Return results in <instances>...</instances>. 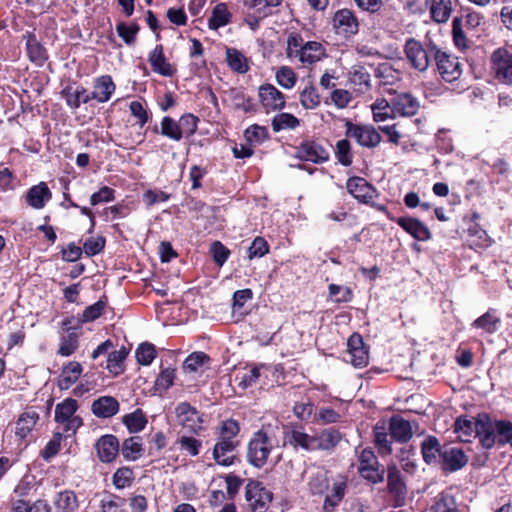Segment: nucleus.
<instances>
[{
    "label": "nucleus",
    "mask_w": 512,
    "mask_h": 512,
    "mask_svg": "<svg viewBox=\"0 0 512 512\" xmlns=\"http://www.w3.org/2000/svg\"><path fill=\"white\" fill-rule=\"evenodd\" d=\"M324 46L316 41L304 42L299 34H290L287 39L286 55L291 60H298L304 66L312 65L325 56Z\"/></svg>",
    "instance_id": "obj_1"
},
{
    "label": "nucleus",
    "mask_w": 512,
    "mask_h": 512,
    "mask_svg": "<svg viewBox=\"0 0 512 512\" xmlns=\"http://www.w3.org/2000/svg\"><path fill=\"white\" fill-rule=\"evenodd\" d=\"M438 50L439 49L435 44L429 43L424 45L414 38L406 40L404 46V52L408 63L413 69L419 72H425L428 69L431 57L433 56L435 58V53Z\"/></svg>",
    "instance_id": "obj_2"
},
{
    "label": "nucleus",
    "mask_w": 512,
    "mask_h": 512,
    "mask_svg": "<svg viewBox=\"0 0 512 512\" xmlns=\"http://www.w3.org/2000/svg\"><path fill=\"white\" fill-rule=\"evenodd\" d=\"M273 449L271 438L263 430H258L249 440L246 458L250 465L262 468L268 461Z\"/></svg>",
    "instance_id": "obj_3"
},
{
    "label": "nucleus",
    "mask_w": 512,
    "mask_h": 512,
    "mask_svg": "<svg viewBox=\"0 0 512 512\" xmlns=\"http://www.w3.org/2000/svg\"><path fill=\"white\" fill-rule=\"evenodd\" d=\"M358 473L370 484L382 483L385 479L386 469L370 447L364 448L358 456Z\"/></svg>",
    "instance_id": "obj_4"
},
{
    "label": "nucleus",
    "mask_w": 512,
    "mask_h": 512,
    "mask_svg": "<svg viewBox=\"0 0 512 512\" xmlns=\"http://www.w3.org/2000/svg\"><path fill=\"white\" fill-rule=\"evenodd\" d=\"M175 417L185 434L200 435L204 430V414L188 402H181L175 407Z\"/></svg>",
    "instance_id": "obj_5"
},
{
    "label": "nucleus",
    "mask_w": 512,
    "mask_h": 512,
    "mask_svg": "<svg viewBox=\"0 0 512 512\" xmlns=\"http://www.w3.org/2000/svg\"><path fill=\"white\" fill-rule=\"evenodd\" d=\"M387 492L391 497L394 508L402 507L406 504L408 488L401 470L395 465L387 466Z\"/></svg>",
    "instance_id": "obj_6"
},
{
    "label": "nucleus",
    "mask_w": 512,
    "mask_h": 512,
    "mask_svg": "<svg viewBox=\"0 0 512 512\" xmlns=\"http://www.w3.org/2000/svg\"><path fill=\"white\" fill-rule=\"evenodd\" d=\"M245 499L251 512H265L273 499V493L262 482L249 479L245 487Z\"/></svg>",
    "instance_id": "obj_7"
},
{
    "label": "nucleus",
    "mask_w": 512,
    "mask_h": 512,
    "mask_svg": "<svg viewBox=\"0 0 512 512\" xmlns=\"http://www.w3.org/2000/svg\"><path fill=\"white\" fill-rule=\"evenodd\" d=\"M437 71L445 82H454L462 75V67L459 59L440 49L435 53Z\"/></svg>",
    "instance_id": "obj_8"
},
{
    "label": "nucleus",
    "mask_w": 512,
    "mask_h": 512,
    "mask_svg": "<svg viewBox=\"0 0 512 512\" xmlns=\"http://www.w3.org/2000/svg\"><path fill=\"white\" fill-rule=\"evenodd\" d=\"M346 135L367 148H374L381 142V135L371 125H359L351 122L346 123Z\"/></svg>",
    "instance_id": "obj_9"
},
{
    "label": "nucleus",
    "mask_w": 512,
    "mask_h": 512,
    "mask_svg": "<svg viewBox=\"0 0 512 512\" xmlns=\"http://www.w3.org/2000/svg\"><path fill=\"white\" fill-rule=\"evenodd\" d=\"M469 462V457L462 448L444 444L440 465L443 473H453L463 469Z\"/></svg>",
    "instance_id": "obj_10"
},
{
    "label": "nucleus",
    "mask_w": 512,
    "mask_h": 512,
    "mask_svg": "<svg viewBox=\"0 0 512 512\" xmlns=\"http://www.w3.org/2000/svg\"><path fill=\"white\" fill-rule=\"evenodd\" d=\"M492 69L499 82L512 85V54L499 48L491 57Z\"/></svg>",
    "instance_id": "obj_11"
},
{
    "label": "nucleus",
    "mask_w": 512,
    "mask_h": 512,
    "mask_svg": "<svg viewBox=\"0 0 512 512\" xmlns=\"http://www.w3.org/2000/svg\"><path fill=\"white\" fill-rule=\"evenodd\" d=\"M474 428H476L474 437L479 439L484 449L490 450L497 444L495 422L491 421L487 413L478 414Z\"/></svg>",
    "instance_id": "obj_12"
},
{
    "label": "nucleus",
    "mask_w": 512,
    "mask_h": 512,
    "mask_svg": "<svg viewBox=\"0 0 512 512\" xmlns=\"http://www.w3.org/2000/svg\"><path fill=\"white\" fill-rule=\"evenodd\" d=\"M240 445L239 440L218 438L213 448V459L220 466H231L238 459L236 450Z\"/></svg>",
    "instance_id": "obj_13"
},
{
    "label": "nucleus",
    "mask_w": 512,
    "mask_h": 512,
    "mask_svg": "<svg viewBox=\"0 0 512 512\" xmlns=\"http://www.w3.org/2000/svg\"><path fill=\"white\" fill-rule=\"evenodd\" d=\"M347 347V353L345 355L346 362L351 363L354 367H363L368 364V350L360 334H352L348 339Z\"/></svg>",
    "instance_id": "obj_14"
},
{
    "label": "nucleus",
    "mask_w": 512,
    "mask_h": 512,
    "mask_svg": "<svg viewBox=\"0 0 512 512\" xmlns=\"http://www.w3.org/2000/svg\"><path fill=\"white\" fill-rule=\"evenodd\" d=\"M258 97L265 112H274L285 107V96L272 84L261 85L258 89Z\"/></svg>",
    "instance_id": "obj_15"
},
{
    "label": "nucleus",
    "mask_w": 512,
    "mask_h": 512,
    "mask_svg": "<svg viewBox=\"0 0 512 512\" xmlns=\"http://www.w3.org/2000/svg\"><path fill=\"white\" fill-rule=\"evenodd\" d=\"M297 158L316 164L324 163L329 159L328 150L315 140H305L296 149Z\"/></svg>",
    "instance_id": "obj_16"
},
{
    "label": "nucleus",
    "mask_w": 512,
    "mask_h": 512,
    "mask_svg": "<svg viewBox=\"0 0 512 512\" xmlns=\"http://www.w3.org/2000/svg\"><path fill=\"white\" fill-rule=\"evenodd\" d=\"M116 85L110 75H102L93 80V90L88 93L89 102H108L115 93Z\"/></svg>",
    "instance_id": "obj_17"
},
{
    "label": "nucleus",
    "mask_w": 512,
    "mask_h": 512,
    "mask_svg": "<svg viewBox=\"0 0 512 512\" xmlns=\"http://www.w3.org/2000/svg\"><path fill=\"white\" fill-rule=\"evenodd\" d=\"M333 26L336 33L344 37L355 35L359 29V23L351 10H338L333 17Z\"/></svg>",
    "instance_id": "obj_18"
},
{
    "label": "nucleus",
    "mask_w": 512,
    "mask_h": 512,
    "mask_svg": "<svg viewBox=\"0 0 512 512\" xmlns=\"http://www.w3.org/2000/svg\"><path fill=\"white\" fill-rule=\"evenodd\" d=\"M95 449L101 462L111 463L120 451L119 440L113 434H105L97 440Z\"/></svg>",
    "instance_id": "obj_19"
},
{
    "label": "nucleus",
    "mask_w": 512,
    "mask_h": 512,
    "mask_svg": "<svg viewBox=\"0 0 512 512\" xmlns=\"http://www.w3.org/2000/svg\"><path fill=\"white\" fill-rule=\"evenodd\" d=\"M346 187L355 199L365 204H370L376 195L375 188L362 177L349 178Z\"/></svg>",
    "instance_id": "obj_20"
},
{
    "label": "nucleus",
    "mask_w": 512,
    "mask_h": 512,
    "mask_svg": "<svg viewBox=\"0 0 512 512\" xmlns=\"http://www.w3.org/2000/svg\"><path fill=\"white\" fill-rule=\"evenodd\" d=\"M388 429L391 439L398 443H407L413 437L411 423L400 415H393L389 419Z\"/></svg>",
    "instance_id": "obj_21"
},
{
    "label": "nucleus",
    "mask_w": 512,
    "mask_h": 512,
    "mask_svg": "<svg viewBox=\"0 0 512 512\" xmlns=\"http://www.w3.org/2000/svg\"><path fill=\"white\" fill-rule=\"evenodd\" d=\"M52 199V192L46 182H39L28 189L26 203L33 209L40 210Z\"/></svg>",
    "instance_id": "obj_22"
},
{
    "label": "nucleus",
    "mask_w": 512,
    "mask_h": 512,
    "mask_svg": "<svg viewBox=\"0 0 512 512\" xmlns=\"http://www.w3.org/2000/svg\"><path fill=\"white\" fill-rule=\"evenodd\" d=\"M419 108V100L410 93H401L394 96L392 99V109H394V114L411 117L417 114Z\"/></svg>",
    "instance_id": "obj_23"
},
{
    "label": "nucleus",
    "mask_w": 512,
    "mask_h": 512,
    "mask_svg": "<svg viewBox=\"0 0 512 512\" xmlns=\"http://www.w3.org/2000/svg\"><path fill=\"white\" fill-rule=\"evenodd\" d=\"M396 223L417 241H428L431 238L429 228L420 220L413 217H399Z\"/></svg>",
    "instance_id": "obj_24"
},
{
    "label": "nucleus",
    "mask_w": 512,
    "mask_h": 512,
    "mask_svg": "<svg viewBox=\"0 0 512 512\" xmlns=\"http://www.w3.org/2000/svg\"><path fill=\"white\" fill-rule=\"evenodd\" d=\"M421 455L423 461L427 465H435L441 459V453L444 450V445L440 444L436 436L428 435L420 445Z\"/></svg>",
    "instance_id": "obj_25"
},
{
    "label": "nucleus",
    "mask_w": 512,
    "mask_h": 512,
    "mask_svg": "<svg viewBox=\"0 0 512 512\" xmlns=\"http://www.w3.org/2000/svg\"><path fill=\"white\" fill-rule=\"evenodd\" d=\"M60 96L64 99L66 105L76 110L80 107L81 103H88V92L83 86H75L72 84L66 85L60 92Z\"/></svg>",
    "instance_id": "obj_26"
},
{
    "label": "nucleus",
    "mask_w": 512,
    "mask_h": 512,
    "mask_svg": "<svg viewBox=\"0 0 512 512\" xmlns=\"http://www.w3.org/2000/svg\"><path fill=\"white\" fill-rule=\"evenodd\" d=\"M149 63L151 65L152 70L162 76L170 77L174 74L175 70L172 65L167 62L162 45H157L150 53H149Z\"/></svg>",
    "instance_id": "obj_27"
},
{
    "label": "nucleus",
    "mask_w": 512,
    "mask_h": 512,
    "mask_svg": "<svg viewBox=\"0 0 512 512\" xmlns=\"http://www.w3.org/2000/svg\"><path fill=\"white\" fill-rule=\"evenodd\" d=\"M211 365L210 357L202 352L191 353L183 362L182 369L187 374L203 373Z\"/></svg>",
    "instance_id": "obj_28"
},
{
    "label": "nucleus",
    "mask_w": 512,
    "mask_h": 512,
    "mask_svg": "<svg viewBox=\"0 0 512 512\" xmlns=\"http://www.w3.org/2000/svg\"><path fill=\"white\" fill-rule=\"evenodd\" d=\"M91 410L98 418H110L118 413L119 403L114 397L102 396L93 401Z\"/></svg>",
    "instance_id": "obj_29"
},
{
    "label": "nucleus",
    "mask_w": 512,
    "mask_h": 512,
    "mask_svg": "<svg viewBox=\"0 0 512 512\" xmlns=\"http://www.w3.org/2000/svg\"><path fill=\"white\" fill-rule=\"evenodd\" d=\"M347 492L346 480L333 483L330 492L326 495L323 503L324 512H334L336 507L342 502Z\"/></svg>",
    "instance_id": "obj_30"
},
{
    "label": "nucleus",
    "mask_w": 512,
    "mask_h": 512,
    "mask_svg": "<svg viewBox=\"0 0 512 512\" xmlns=\"http://www.w3.org/2000/svg\"><path fill=\"white\" fill-rule=\"evenodd\" d=\"M39 420V414L34 410H28L20 414L16 421L15 434L20 439H26L33 431Z\"/></svg>",
    "instance_id": "obj_31"
},
{
    "label": "nucleus",
    "mask_w": 512,
    "mask_h": 512,
    "mask_svg": "<svg viewBox=\"0 0 512 512\" xmlns=\"http://www.w3.org/2000/svg\"><path fill=\"white\" fill-rule=\"evenodd\" d=\"M120 451L125 460H138L144 453L142 438L140 436H131L125 439L120 447Z\"/></svg>",
    "instance_id": "obj_32"
},
{
    "label": "nucleus",
    "mask_w": 512,
    "mask_h": 512,
    "mask_svg": "<svg viewBox=\"0 0 512 512\" xmlns=\"http://www.w3.org/2000/svg\"><path fill=\"white\" fill-rule=\"evenodd\" d=\"M476 418L468 416H459L456 418L454 422V432L458 435V438L461 442L469 443L471 442V437H474L476 428Z\"/></svg>",
    "instance_id": "obj_33"
},
{
    "label": "nucleus",
    "mask_w": 512,
    "mask_h": 512,
    "mask_svg": "<svg viewBox=\"0 0 512 512\" xmlns=\"http://www.w3.org/2000/svg\"><path fill=\"white\" fill-rule=\"evenodd\" d=\"M501 319L494 309H489L483 315L473 321L471 326L480 329L487 334H494L500 326Z\"/></svg>",
    "instance_id": "obj_34"
},
{
    "label": "nucleus",
    "mask_w": 512,
    "mask_h": 512,
    "mask_svg": "<svg viewBox=\"0 0 512 512\" xmlns=\"http://www.w3.org/2000/svg\"><path fill=\"white\" fill-rule=\"evenodd\" d=\"M428 7L436 23H446L452 14V0H429Z\"/></svg>",
    "instance_id": "obj_35"
},
{
    "label": "nucleus",
    "mask_w": 512,
    "mask_h": 512,
    "mask_svg": "<svg viewBox=\"0 0 512 512\" xmlns=\"http://www.w3.org/2000/svg\"><path fill=\"white\" fill-rule=\"evenodd\" d=\"M129 354V349L122 346L120 349L109 353L106 361V369L114 376L124 372V362Z\"/></svg>",
    "instance_id": "obj_36"
},
{
    "label": "nucleus",
    "mask_w": 512,
    "mask_h": 512,
    "mask_svg": "<svg viewBox=\"0 0 512 512\" xmlns=\"http://www.w3.org/2000/svg\"><path fill=\"white\" fill-rule=\"evenodd\" d=\"M56 512H76L79 504L77 496L72 490H64L57 494L54 500Z\"/></svg>",
    "instance_id": "obj_37"
},
{
    "label": "nucleus",
    "mask_w": 512,
    "mask_h": 512,
    "mask_svg": "<svg viewBox=\"0 0 512 512\" xmlns=\"http://www.w3.org/2000/svg\"><path fill=\"white\" fill-rule=\"evenodd\" d=\"M26 50L29 59L38 66H42L47 60L45 48L37 41L33 34L26 36Z\"/></svg>",
    "instance_id": "obj_38"
},
{
    "label": "nucleus",
    "mask_w": 512,
    "mask_h": 512,
    "mask_svg": "<svg viewBox=\"0 0 512 512\" xmlns=\"http://www.w3.org/2000/svg\"><path fill=\"white\" fill-rule=\"evenodd\" d=\"M12 512H51V507L45 500L30 503L29 500L15 499L12 502Z\"/></svg>",
    "instance_id": "obj_39"
},
{
    "label": "nucleus",
    "mask_w": 512,
    "mask_h": 512,
    "mask_svg": "<svg viewBox=\"0 0 512 512\" xmlns=\"http://www.w3.org/2000/svg\"><path fill=\"white\" fill-rule=\"evenodd\" d=\"M231 20V13L229 12L226 4H217L208 20L210 29L217 30L218 28L226 26Z\"/></svg>",
    "instance_id": "obj_40"
},
{
    "label": "nucleus",
    "mask_w": 512,
    "mask_h": 512,
    "mask_svg": "<svg viewBox=\"0 0 512 512\" xmlns=\"http://www.w3.org/2000/svg\"><path fill=\"white\" fill-rule=\"evenodd\" d=\"M122 421L130 433L141 432L148 422L143 411L139 408L132 413L124 415Z\"/></svg>",
    "instance_id": "obj_41"
},
{
    "label": "nucleus",
    "mask_w": 512,
    "mask_h": 512,
    "mask_svg": "<svg viewBox=\"0 0 512 512\" xmlns=\"http://www.w3.org/2000/svg\"><path fill=\"white\" fill-rule=\"evenodd\" d=\"M126 499L113 493H108L99 503L100 512H125Z\"/></svg>",
    "instance_id": "obj_42"
},
{
    "label": "nucleus",
    "mask_w": 512,
    "mask_h": 512,
    "mask_svg": "<svg viewBox=\"0 0 512 512\" xmlns=\"http://www.w3.org/2000/svg\"><path fill=\"white\" fill-rule=\"evenodd\" d=\"M374 443L382 454H391L392 441L389 439L390 432H386L384 424L377 423L373 429Z\"/></svg>",
    "instance_id": "obj_43"
},
{
    "label": "nucleus",
    "mask_w": 512,
    "mask_h": 512,
    "mask_svg": "<svg viewBox=\"0 0 512 512\" xmlns=\"http://www.w3.org/2000/svg\"><path fill=\"white\" fill-rule=\"evenodd\" d=\"M272 128L275 132L293 130L300 125L297 117L290 113H279L272 120Z\"/></svg>",
    "instance_id": "obj_44"
},
{
    "label": "nucleus",
    "mask_w": 512,
    "mask_h": 512,
    "mask_svg": "<svg viewBox=\"0 0 512 512\" xmlns=\"http://www.w3.org/2000/svg\"><path fill=\"white\" fill-rule=\"evenodd\" d=\"M282 0H242L245 8L262 16H268L272 7L279 6Z\"/></svg>",
    "instance_id": "obj_45"
},
{
    "label": "nucleus",
    "mask_w": 512,
    "mask_h": 512,
    "mask_svg": "<svg viewBox=\"0 0 512 512\" xmlns=\"http://www.w3.org/2000/svg\"><path fill=\"white\" fill-rule=\"evenodd\" d=\"M319 432L323 451L333 450L342 439L341 432L334 427L325 428Z\"/></svg>",
    "instance_id": "obj_46"
},
{
    "label": "nucleus",
    "mask_w": 512,
    "mask_h": 512,
    "mask_svg": "<svg viewBox=\"0 0 512 512\" xmlns=\"http://www.w3.org/2000/svg\"><path fill=\"white\" fill-rule=\"evenodd\" d=\"M78 409V403L73 398H67L61 403H58L55 408V421L68 420L69 418L76 417L75 413Z\"/></svg>",
    "instance_id": "obj_47"
},
{
    "label": "nucleus",
    "mask_w": 512,
    "mask_h": 512,
    "mask_svg": "<svg viewBox=\"0 0 512 512\" xmlns=\"http://www.w3.org/2000/svg\"><path fill=\"white\" fill-rule=\"evenodd\" d=\"M496 439L498 446L509 444L512 447V422L508 420H496Z\"/></svg>",
    "instance_id": "obj_48"
},
{
    "label": "nucleus",
    "mask_w": 512,
    "mask_h": 512,
    "mask_svg": "<svg viewBox=\"0 0 512 512\" xmlns=\"http://www.w3.org/2000/svg\"><path fill=\"white\" fill-rule=\"evenodd\" d=\"M226 57L229 67L241 74L248 71V64L245 56L236 49L228 48L226 51Z\"/></svg>",
    "instance_id": "obj_49"
},
{
    "label": "nucleus",
    "mask_w": 512,
    "mask_h": 512,
    "mask_svg": "<svg viewBox=\"0 0 512 512\" xmlns=\"http://www.w3.org/2000/svg\"><path fill=\"white\" fill-rule=\"evenodd\" d=\"M288 443L295 449L301 448L308 452H313V447L310 446V435L300 429L293 428L287 436Z\"/></svg>",
    "instance_id": "obj_50"
},
{
    "label": "nucleus",
    "mask_w": 512,
    "mask_h": 512,
    "mask_svg": "<svg viewBox=\"0 0 512 512\" xmlns=\"http://www.w3.org/2000/svg\"><path fill=\"white\" fill-rule=\"evenodd\" d=\"M179 445V449L192 457L197 456L202 448V441L188 435H182L177 439L176 442Z\"/></svg>",
    "instance_id": "obj_51"
},
{
    "label": "nucleus",
    "mask_w": 512,
    "mask_h": 512,
    "mask_svg": "<svg viewBox=\"0 0 512 512\" xmlns=\"http://www.w3.org/2000/svg\"><path fill=\"white\" fill-rule=\"evenodd\" d=\"M373 118L376 122L387 120L394 114L392 109V101L388 102L386 99H377L371 106Z\"/></svg>",
    "instance_id": "obj_52"
},
{
    "label": "nucleus",
    "mask_w": 512,
    "mask_h": 512,
    "mask_svg": "<svg viewBox=\"0 0 512 512\" xmlns=\"http://www.w3.org/2000/svg\"><path fill=\"white\" fill-rule=\"evenodd\" d=\"M134 480V472L130 467L123 466L118 468L112 477L113 485L117 489L129 487Z\"/></svg>",
    "instance_id": "obj_53"
},
{
    "label": "nucleus",
    "mask_w": 512,
    "mask_h": 512,
    "mask_svg": "<svg viewBox=\"0 0 512 512\" xmlns=\"http://www.w3.org/2000/svg\"><path fill=\"white\" fill-rule=\"evenodd\" d=\"M82 373V367L78 362L68 363L60 374V384H74Z\"/></svg>",
    "instance_id": "obj_54"
},
{
    "label": "nucleus",
    "mask_w": 512,
    "mask_h": 512,
    "mask_svg": "<svg viewBox=\"0 0 512 512\" xmlns=\"http://www.w3.org/2000/svg\"><path fill=\"white\" fill-rule=\"evenodd\" d=\"M161 133L174 141L182 139L179 122L169 116H165L161 121Z\"/></svg>",
    "instance_id": "obj_55"
},
{
    "label": "nucleus",
    "mask_w": 512,
    "mask_h": 512,
    "mask_svg": "<svg viewBox=\"0 0 512 512\" xmlns=\"http://www.w3.org/2000/svg\"><path fill=\"white\" fill-rule=\"evenodd\" d=\"M135 357L139 364L150 365L156 357L155 346L148 342L140 344L135 351Z\"/></svg>",
    "instance_id": "obj_56"
},
{
    "label": "nucleus",
    "mask_w": 512,
    "mask_h": 512,
    "mask_svg": "<svg viewBox=\"0 0 512 512\" xmlns=\"http://www.w3.org/2000/svg\"><path fill=\"white\" fill-rule=\"evenodd\" d=\"M453 41L457 48L464 50L468 47V39L464 34L463 20L461 17H455L452 22Z\"/></svg>",
    "instance_id": "obj_57"
},
{
    "label": "nucleus",
    "mask_w": 512,
    "mask_h": 512,
    "mask_svg": "<svg viewBox=\"0 0 512 512\" xmlns=\"http://www.w3.org/2000/svg\"><path fill=\"white\" fill-rule=\"evenodd\" d=\"M308 486L313 495H322L329 488V479L324 473H316L310 477Z\"/></svg>",
    "instance_id": "obj_58"
},
{
    "label": "nucleus",
    "mask_w": 512,
    "mask_h": 512,
    "mask_svg": "<svg viewBox=\"0 0 512 512\" xmlns=\"http://www.w3.org/2000/svg\"><path fill=\"white\" fill-rule=\"evenodd\" d=\"M299 100L305 109H315L320 105V96L313 86L306 87L300 93Z\"/></svg>",
    "instance_id": "obj_59"
},
{
    "label": "nucleus",
    "mask_w": 512,
    "mask_h": 512,
    "mask_svg": "<svg viewBox=\"0 0 512 512\" xmlns=\"http://www.w3.org/2000/svg\"><path fill=\"white\" fill-rule=\"evenodd\" d=\"M296 80L295 72L288 66H283L276 72L277 83L285 89L293 88L296 84Z\"/></svg>",
    "instance_id": "obj_60"
},
{
    "label": "nucleus",
    "mask_w": 512,
    "mask_h": 512,
    "mask_svg": "<svg viewBox=\"0 0 512 512\" xmlns=\"http://www.w3.org/2000/svg\"><path fill=\"white\" fill-rule=\"evenodd\" d=\"M268 136V130L264 126L254 124L245 130V137L252 145L261 144Z\"/></svg>",
    "instance_id": "obj_61"
},
{
    "label": "nucleus",
    "mask_w": 512,
    "mask_h": 512,
    "mask_svg": "<svg viewBox=\"0 0 512 512\" xmlns=\"http://www.w3.org/2000/svg\"><path fill=\"white\" fill-rule=\"evenodd\" d=\"M198 121H199V119L190 113L184 114L183 116H181V118L179 119L178 122H179V127H180L182 137L183 136H186V137L192 136L197 130Z\"/></svg>",
    "instance_id": "obj_62"
},
{
    "label": "nucleus",
    "mask_w": 512,
    "mask_h": 512,
    "mask_svg": "<svg viewBox=\"0 0 512 512\" xmlns=\"http://www.w3.org/2000/svg\"><path fill=\"white\" fill-rule=\"evenodd\" d=\"M116 31L123 41L130 45L135 41V37L139 31V26L136 23L126 24L122 22L117 24Z\"/></svg>",
    "instance_id": "obj_63"
},
{
    "label": "nucleus",
    "mask_w": 512,
    "mask_h": 512,
    "mask_svg": "<svg viewBox=\"0 0 512 512\" xmlns=\"http://www.w3.org/2000/svg\"><path fill=\"white\" fill-rule=\"evenodd\" d=\"M434 512H460L456 500L451 495H442L433 506Z\"/></svg>",
    "instance_id": "obj_64"
}]
</instances>
